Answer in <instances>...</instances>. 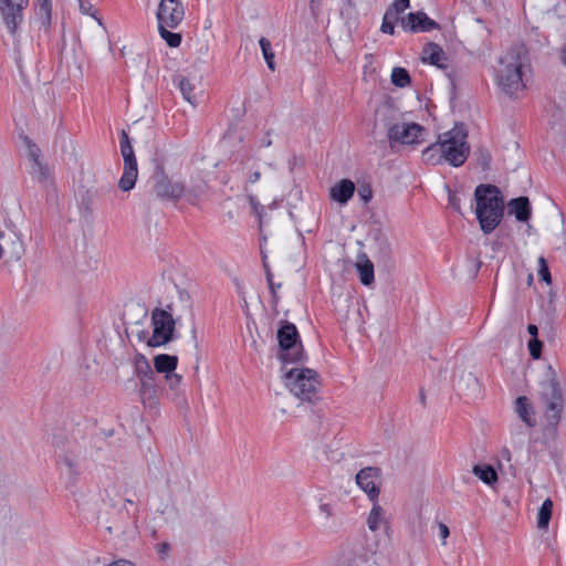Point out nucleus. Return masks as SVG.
Wrapping results in <instances>:
<instances>
[{"label":"nucleus","instance_id":"obj_1","mask_svg":"<svg viewBox=\"0 0 566 566\" xmlns=\"http://www.w3.org/2000/svg\"><path fill=\"white\" fill-rule=\"evenodd\" d=\"M532 72L528 52L515 46L499 59L496 82L500 90L511 98H517L526 88L527 77Z\"/></svg>","mask_w":566,"mask_h":566},{"label":"nucleus","instance_id":"obj_2","mask_svg":"<svg viewBox=\"0 0 566 566\" xmlns=\"http://www.w3.org/2000/svg\"><path fill=\"white\" fill-rule=\"evenodd\" d=\"M475 216L484 234L492 233L504 217L501 191L493 185H479L474 190Z\"/></svg>","mask_w":566,"mask_h":566},{"label":"nucleus","instance_id":"obj_3","mask_svg":"<svg viewBox=\"0 0 566 566\" xmlns=\"http://www.w3.org/2000/svg\"><path fill=\"white\" fill-rule=\"evenodd\" d=\"M55 464L67 489L74 486L82 474V449L74 441L55 442Z\"/></svg>","mask_w":566,"mask_h":566},{"label":"nucleus","instance_id":"obj_4","mask_svg":"<svg viewBox=\"0 0 566 566\" xmlns=\"http://www.w3.org/2000/svg\"><path fill=\"white\" fill-rule=\"evenodd\" d=\"M285 385L290 392L301 401L313 402L317 399L318 375L311 368H292L284 373Z\"/></svg>","mask_w":566,"mask_h":566},{"label":"nucleus","instance_id":"obj_5","mask_svg":"<svg viewBox=\"0 0 566 566\" xmlns=\"http://www.w3.org/2000/svg\"><path fill=\"white\" fill-rule=\"evenodd\" d=\"M444 161L452 167L462 166L470 155V146L467 142L468 133L463 127H453L452 129L440 134Z\"/></svg>","mask_w":566,"mask_h":566},{"label":"nucleus","instance_id":"obj_6","mask_svg":"<svg viewBox=\"0 0 566 566\" xmlns=\"http://www.w3.org/2000/svg\"><path fill=\"white\" fill-rule=\"evenodd\" d=\"M277 340L280 346L279 359L283 365L304 361V348L298 331L293 323L284 322L277 329Z\"/></svg>","mask_w":566,"mask_h":566},{"label":"nucleus","instance_id":"obj_7","mask_svg":"<svg viewBox=\"0 0 566 566\" xmlns=\"http://www.w3.org/2000/svg\"><path fill=\"white\" fill-rule=\"evenodd\" d=\"M541 399L545 405V418L547 423L553 427L556 433L557 426L562 418L564 399L560 386L554 378L542 384Z\"/></svg>","mask_w":566,"mask_h":566},{"label":"nucleus","instance_id":"obj_8","mask_svg":"<svg viewBox=\"0 0 566 566\" xmlns=\"http://www.w3.org/2000/svg\"><path fill=\"white\" fill-rule=\"evenodd\" d=\"M175 325L171 313L163 308H155L151 312L153 333L147 338L146 345L155 348L168 344L172 338Z\"/></svg>","mask_w":566,"mask_h":566},{"label":"nucleus","instance_id":"obj_9","mask_svg":"<svg viewBox=\"0 0 566 566\" xmlns=\"http://www.w3.org/2000/svg\"><path fill=\"white\" fill-rule=\"evenodd\" d=\"M119 146L120 154L124 160V170L119 179L118 187L123 191H129L135 187L138 177V168L129 136L124 129L120 132Z\"/></svg>","mask_w":566,"mask_h":566},{"label":"nucleus","instance_id":"obj_10","mask_svg":"<svg viewBox=\"0 0 566 566\" xmlns=\"http://www.w3.org/2000/svg\"><path fill=\"white\" fill-rule=\"evenodd\" d=\"M28 4L29 0H0V13L12 36H15L20 24L23 22V11Z\"/></svg>","mask_w":566,"mask_h":566},{"label":"nucleus","instance_id":"obj_11","mask_svg":"<svg viewBox=\"0 0 566 566\" xmlns=\"http://www.w3.org/2000/svg\"><path fill=\"white\" fill-rule=\"evenodd\" d=\"M424 128L417 123H398L389 127L388 138L391 143L412 145L421 143Z\"/></svg>","mask_w":566,"mask_h":566},{"label":"nucleus","instance_id":"obj_12","mask_svg":"<svg viewBox=\"0 0 566 566\" xmlns=\"http://www.w3.org/2000/svg\"><path fill=\"white\" fill-rule=\"evenodd\" d=\"M185 17V9L180 0H160L156 18L158 23L170 29L177 28Z\"/></svg>","mask_w":566,"mask_h":566},{"label":"nucleus","instance_id":"obj_13","mask_svg":"<svg viewBox=\"0 0 566 566\" xmlns=\"http://www.w3.org/2000/svg\"><path fill=\"white\" fill-rule=\"evenodd\" d=\"M403 31L409 33L429 32L440 30V24L428 17L423 11L409 12L400 19Z\"/></svg>","mask_w":566,"mask_h":566},{"label":"nucleus","instance_id":"obj_14","mask_svg":"<svg viewBox=\"0 0 566 566\" xmlns=\"http://www.w3.org/2000/svg\"><path fill=\"white\" fill-rule=\"evenodd\" d=\"M380 469L375 467H366L356 474V483L363 490L371 502L378 500L379 486L377 481L380 478Z\"/></svg>","mask_w":566,"mask_h":566},{"label":"nucleus","instance_id":"obj_15","mask_svg":"<svg viewBox=\"0 0 566 566\" xmlns=\"http://www.w3.org/2000/svg\"><path fill=\"white\" fill-rule=\"evenodd\" d=\"M154 191L157 197L164 200H178L185 192V186L181 182L171 181L163 170L156 176Z\"/></svg>","mask_w":566,"mask_h":566},{"label":"nucleus","instance_id":"obj_16","mask_svg":"<svg viewBox=\"0 0 566 566\" xmlns=\"http://www.w3.org/2000/svg\"><path fill=\"white\" fill-rule=\"evenodd\" d=\"M421 59H422L423 63L434 65L438 69H441V70L448 69V64H447L448 56H447L446 52L443 51V49L434 42H429L428 44H426L423 46Z\"/></svg>","mask_w":566,"mask_h":566},{"label":"nucleus","instance_id":"obj_17","mask_svg":"<svg viewBox=\"0 0 566 566\" xmlns=\"http://www.w3.org/2000/svg\"><path fill=\"white\" fill-rule=\"evenodd\" d=\"M354 192L355 184L350 179H342L329 188V198L339 205H346Z\"/></svg>","mask_w":566,"mask_h":566},{"label":"nucleus","instance_id":"obj_18","mask_svg":"<svg viewBox=\"0 0 566 566\" xmlns=\"http://www.w3.org/2000/svg\"><path fill=\"white\" fill-rule=\"evenodd\" d=\"M509 212L514 214L518 222H527L532 217L531 202L527 197L514 198L509 202Z\"/></svg>","mask_w":566,"mask_h":566},{"label":"nucleus","instance_id":"obj_19","mask_svg":"<svg viewBox=\"0 0 566 566\" xmlns=\"http://www.w3.org/2000/svg\"><path fill=\"white\" fill-rule=\"evenodd\" d=\"M34 11L40 28L49 30L52 21V0H34Z\"/></svg>","mask_w":566,"mask_h":566},{"label":"nucleus","instance_id":"obj_20","mask_svg":"<svg viewBox=\"0 0 566 566\" xmlns=\"http://www.w3.org/2000/svg\"><path fill=\"white\" fill-rule=\"evenodd\" d=\"M515 411L518 418L527 424V427L533 428L536 424V420L534 418L533 408L525 396H520L515 400Z\"/></svg>","mask_w":566,"mask_h":566},{"label":"nucleus","instance_id":"obj_21","mask_svg":"<svg viewBox=\"0 0 566 566\" xmlns=\"http://www.w3.org/2000/svg\"><path fill=\"white\" fill-rule=\"evenodd\" d=\"M384 525L389 527L385 510L379 505L378 500L373 502V507L367 517V526L371 532H376Z\"/></svg>","mask_w":566,"mask_h":566},{"label":"nucleus","instance_id":"obj_22","mask_svg":"<svg viewBox=\"0 0 566 566\" xmlns=\"http://www.w3.org/2000/svg\"><path fill=\"white\" fill-rule=\"evenodd\" d=\"M178 357L169 354H158L154 357V368L158 374L169 375L177 369Z\"/></svg>","mask_w":566,"mask_h":566},{"label":"nucleus","instance_id":"obj_23","mask_svg":"<svg viewBox=\"0 0 566 566\" xmlns=\"http://www.w3.org/2000/svg\"><path fill=\"white\" fill-rule=\"evenodd\" d=\"M442 143L440 135L436 143L429 145L427 148L422 150V160L430 165H441L444 161V154H442Z\"/></svg>","mask_w":566,"mask_h":566},{"label":"nucleus","instance_id":"obj_24","mask_svg":"<svg viewBox=\"0 0 566 566\" xmlns=\"http://www.w3.org/2000/svg\"><path fill=\"white\" fill-rule=\"evenodd\" d=\"M134 375L137 379L154 376L155 371L147 357L142 353H136L133 359Z\"/></svg>","mask_w":566,"mask_h":566},{"label":"nucleus","instance_id":"obj_25","mask_svg":"<svg viewBox=\"0 0 566 566\" xmlns=\"http://www.w3.org/2000/svg\"><path fill=\"white\" fill-rule=\"evenodd\" d=\"M30 174L43 187H48L52 184L51 171L48 165L42 160L30 165Z\"/></svg>","mask_w":566,"mask_h":566},{"label":"nucleus","instance_id":"obj_26","mask_svg":"<svg viewBox=\"0 0 566 566\" xmlns=\"http://www.w3.org/2000/svg\"><path fill=\"white\" fill-rule=\"evenodd\" d=\"M472 472L488 485L496 483L499 479L496 470L490 464H476L473 467Z\"/></svg>","mask_w":566,"mask_h":566},{"label":"nucleus","instance_id":"obj_27","mask_svg":"<svg viewBox=\"0 0 566 566\" xmlns=\"http://www.w3.org/2000/svg\"><path fill=\"white\" fill-rule=\"evenodd\" d=\"M357 271L363 285L369 286L374 282V264L366 255H364V261L357 263Z\"/></svg>","mask_w":566,"mask_h":566},{"label":"nucleus","instance_id":"obj_28","mask_svg":"<svg viewBox=\"0 0 566 566\" xmlns=\"http://www.w3.org/2000/svg\"><path fill=\"white\" fill-rule=\"evenodd\" d=\"M175 83H177V86L182 95V97L191 105L197 104L196 95L193 94L195 86L193 84L184 76H178L174 80Z\"/></svg>","mask_w":566,"mask_h":566},{"label":"nucleus","instance_id":"obj_29","mask_svg":"<svg viewBox=\"0 0 566 566\" xmlns=\"http://www.w3.org/2000/svg\"><path fill=\"white\" fill-rule=\"evenodd\" d=\"M139 395L145 402L146 400H151L156 396V381H155V375L139 378Z\"/></svg>","mask_w":566,"mask_h":566},{"label":"nucleus","instance_id":"obj_30","mask_svg":"<svg viewBox=\"0 0 566 566\" xmlns=\"http://www.w3.org/2000/svg\"><path fill=\"white\" fill-rule=\"evenodd\" d=\"M553 512V501L551 499H546L537 514V527L541 530H546L548 527L549 521L552 518Z\"/></svg>","mask_w":566,"mask_h":566},{"label":"nucleus","instance_id":"obj_31","mask_svg":"<svg viewBox=\"0 0 566 566\" xmlns=\"http://www.w3.org/2000/svg\"><path fill=\"white\" fill-rule=\"evenodd\" d=\"M166 24L158 23V31L160 36L166 41L170 48H178L181 44V34L169 31Z\"/></svg>","mask_w":566,"mask_h":566},{"label":"nucleus","instance_id":"obj_32","mask_svg":"<svg viewBox=\"0 0 566 566\" xmlns=\"http://www.w3.org/2000/svg\"><path fill=\"white\" fill-rule=\"evenodd\" d=\"M165 379L169 386V389L174 392V399L177 400H184L182 397V389H181V382H182V376L179 374H176L175 371L166 375Z\"/></svg>","mask_w":566,"mask_h":566},{"label":"nucleus","instance_id":"obj_33","mask_svg":"<svg viewBox=\"0 0 566 566\" xmlns=\"http://www.w3.org/2000/svg\"><path fill=\"white\" fill-rule=\"evenodd\" d=\"M259 44H260L262 55L266 62L268 67L271 71H274L275 70V63H274L275 55H274V52L272 51L271 42L266 38L262 36L259 40Z\"/></svg>","mask_w":566,"mask_h":566},{"label":"nucleus","instance_id":"obj_34","mask_svg":"<svg viewBox=\"0 0 566 566\" xmlns=\"http://www.w3.org/2000/svg\"><path fill=\"white\" fill-rule=\"evenodd\" d=\"M410 75L403 67H394L391 72V82L397 87H406L410 84Z\"/></svg>","mask_w":566,"mask_h":566},{"label":"nucleus","instance_id":"obj_35","mask_svg":"<svg viewBox=\"0 0 566 566\" xmlns=\"http://www.w3.org/2000/svg\"><path fill=\"white\" fill-rule=\"evenodd\" d=\"M391 247L386 238H377V258L382 263H388L391 260Z\"/></svg>","mask_w":566,"mask_h":566},{"label":"nucleus","instance_id":"obj_36","mask_svg":"<svg viewBox=\"0 0 566 566\" xmlns=\"http://www.w3.org/2000/svg\"><path fill=\"white\" fill-rule=\"evenodd\" d=\"M473 157L476 164L483 169L486 170L490 168L492 156L488 148L479 147L474 150Z\"/></svg>","mask_w":566,"mask_h":566},{"label":"nucleus","instance_id":"obj_37","mask_svg":"<svg viewBox=\"0 0 566 566\" xmlns=\"http://www.w3.org/2000/svg\"><path fill=\"white\" fill-rule=\"evenodd\" d=\"M263 268H264V271H265V277H266V282L269 284V289H270V293L272 295V300H273L274 303H277V301H279L277 290L281 289L282 284L274 282L273 274H272V272L270 270L269 264L265 262V258L263 259Z\"/></svg>","mask_w":566,"mask_h":566},{"label":"nucleus","instance_id":"obj_38","mask_svg":"<svg viewBox=\"0 0 566 566\" xmlns=\"http://www.w3.org/2000/svg\"><path fill=\"white\" fill-rule=\"evenodd\" d=\"M396 20H397V17L394 14L392 10H387L382 17L380 31L385 34L392 35L395 33Z\"/></svg>","mask_w":566,"mask_h":566},{"label":"nucleus","instance_id":"obj_39","mask_svg":"<svg viewBox=\"0 0 566 566\" xmlns=\"http://www.w3.org/2000/svg\"><path fill=\"white\" fill-rule=\"evenodd\" d=\"M23 140L27 146L30 165L36 161H41V149L39 146L34 144L28 136H24Z\"/></svg>","mask_w":566,"mask_h":566},{"label":"nucleus","instance_id":"obj_40","mask_svg":"<svg viewBox=\"0 0 566 566\" xmlns=\"http://www.w3.org/2000/svg\"><path fill=\"white\" fill-rule=\"evenodd\" d=\"M538 277L542 282H545L547 285L552 283V276L549 272L548 264L544 256L538 258Z\"/></svg>","mask_w":566,"mask_h":566},{"label":"nucleus","instance_id":"obj_41","mask_svg":"<svg viewBox=\"0 0 566 566\" xmlns=\"http://www.w3.org/2000/svg\"><path fill=\"white\" fill-rule=\"evenodd\" d=\"M410 6V0H394L391 6L387 10H392L394 14L397 17L399 13H402Z\"/></svg>","mask_w":566,"mask_h":566},{"label":"nucleus","instance_id":"obj_42","mask_svg":"<svg viewBox=\"0 0 566 566\" xmlns=\"http://www.w3.org/2000/svg\"><path fill=\"white\" fill-rule=\"evenodd\" d=\"M542 343L537 339V338H534V339H531L528 342V350H530V355L534 358V359H538L541 357V354H542Z\"/></svg>","mask_w":566,"mask_h":566},{"label":"nucleus","instance_id":"obj_43","mask_svg":"<svg viewBox=\"0 0 566 566\" xmlns=\"http://www.w3.org/2000/svg\"><path fill=\"white\" fill-rule=\"evenodd\" d=\"M80 11L83 14L95 18L96 10L94 9L93 4L86 0H80Z\"/></svg>","mask_w":566,"mask_h":566},{"label":"nucleus","instance_id":"obj_44","mask_svg":"<svg viewBox=\"0 0 566 566\" xmlns=\"http://www.w3.org/2000/svg\"><path fill=\"white\" fill-rule=\"evenodd\" d=\"M156 552L161 559H166L170 553V545L167 542L156 545Z\"/></svg>","mask_w":566,"mask_h":566},{"label":"nucleus","instance_id":"obj_45","mask_svg":"<svg viewBox=\"0 0 566 566\" xmlns=\"http://www.w3.org/2000/svg\"><path fill=\"white\" fill-rule=\"evenodd\" d=\"M249 203L258 216H261L263 213L264 207L259 202V200L254 196L249 197Z\"/></svg>","mask_w":566,"mask_h":566},{"label":"nucleus","instance_id":"obj_46","mask_svg":"<svg viewBox=\"0 0 566 566\" xmlns=\"http://www.w3.org/2000/svg\"><path fill=\"white\" fill-rule=\"evenodd\" d=\"M318 511L326 520L333 515V507L328 503L319 504Z\"/></svg>","mask_w":566,"mask_h":566},{"label":"nucleus","instance_id":"obj_47","mask_svg":"<svg viewBox=\"0 0 566 566\" xmlns=\"http://www.w3.org/2000/svg\"><path fill=\"white\" fill-rule=\"evenodd\" d=\"M438 528H439V536L440 538L443 541V543L446 542V539L449 537L450 535V531H449V527L444 524V523H439L438 524Z\"/></svg>","mask_w":566,"mask_h":566},{"label":"nucleus","instance_id":"obj_48","mask_svg":"<svg viewBox=\"0 0 566 566\" xmlns=\"http://www.w3.org/2000/svg\"><path fill=\"white\" fill-rule=\"evenodd\" d=\"M259 145L260 147H270L272 145V139L269 133L259 140Z\"/></svg>","mask_w":566,"mask_h":566},{"label":"nucleus","instance_id":"obj_49","mask_svg":"<svg viewBox=\"0 0 566 566\" xmlns=\"http://www.w3.org/2000/svg\"><path fill=\"white\" fill-rule=\"evenodd\" d=\"M106 566H135V565L129 560L119 559V560L113 562Z\"/></svg>","mask_w":566,"mask_h":566},{"label":"nucleus","instance_id":"obj_50","mask_svg":"<svg viewBox=\"0 0 566 566\" xmlns=\"http://www.w3.org/2000/svg\"><path fill=\"white\" fill-rule=\"evenodd\" d=\"M559 60L560 63L566 67V44L560 49Z\"/></svg>","mask_w":566,"mask_h":566},{"label":"nucleus","instance_id":"obj_51","mask_svg":"<svg viewBox=\"0 0 566 566\" xmlns=\"http://www.w3.org/2000/svg\"><path fill=\"white\" fill-rule=\"evenodd\" d=\"M260 178H261V174H260L259 171H254L253 174H251V175L249 176V181H250L251 184H255L256 181H259V180H260Z\"/></svg>","mask_w":566,"mask_h":566},{"label":"nucleus","instance_id":"obj_52","mask_svg":"<svg viewBox=\"0 0 566 566\" xmlns=\"http://www.w3.org/2000/svg\"><path fill=\"white\" fill-rule=\"evenodd\" d=\"M137 337H138V339H139L140 342H144V340L146 342V340H147V338L149 337V336H148V331H142V332H139V333L137 334Z\"/></svg>","mask_w":566,"mask_h":566},{"label":"nucleus","instance_id":"obj_53","mask_svg":"<svg viewBox=\"0 0 566 566\" xmlns=\"http://www.w3.org/2000/svg\"><path fill=\"white\" fill-rule=\"evenodd\" d=\"M528 333L536 338L537 336V327L533 324H530L527 327Z\"/></svg>","mask_w":566,"mask_h":566},{"label":"nucleus","instance_id":"obj_54","mask_svg":"<svg viewBox=\"0 0 566 566\" xmlns=\"http://www.w3.org/2000/svg\"><path fill=\"white\" fill-rule=\"evenodd\" d=\"M168 509H169V505L165 504V505L158 507L157 512L160 513V514H166L168 512Z\"/></svg>","mask_w":566,"mask_h":566},{"label":"nucleus","instance_id":"obj_55","mask_svg":"<svg viewBox=\"0 0 566 566\" xmlns=\"http://www.w3.org/2000/svg\"><path fill=\"white\" fill-rule=\"evenodd\" d=\"M363 199L367 202L371 198V191L368 189L366 192L361 193Z\"/></svg>","mask_w":566,"mask_h":566},{"label":"nucleus","instance_id":"obj_56","mask_svg":"<svg viewBox=\"0 0 566 566\" xmlns=\"http://www.w3.org/2000/svg\"><path fill=\"white\" fill-rule=\"evenodd\" d=\"M447 75H448V77H449V80H450V82H451L452 86H454V77H453V74H452V73H448Z\"/></svg>","mask_w":566,"mask_h":566},{"label":"nucleus","instance_id":"obj_57","mask_svg":"<svg viewBox=\"0 0 566 566\" xmlns=\"http://www.w3.org/2000/svg\"><path fill=\"white\" fill-rule=\"evenodd\" d=\"M450 203L453 206L454 209L459 210V205L454 203L452 199H450Z\"/></svg>","mask_w":566,"mask_h":566},{"label":"nucleus","instance_id":"obj_58","mask_svg":"<svg viewBox=\"0 0 566 566\" xmlns=\"http://www.w3.org/2000/svg\"><path fill=\"white\" fill-rule=\"evenodd\" d=\"M420 400H421L422 403H424V395H423L422 391L420 392Z\"/></svg>","mask_w":566,"mask_h":566},{"label":"nucleus","instance_id":"obj_59","mask_svg":"<svg viewBox=\"0 0 566 566\" xmlns=\"http://www.w3.org/2000/svg\"><path fill=\"white\" fill-rule=\"evenodd\" d=\"M126 502H127L128 504H133V501H132V500H126Z\"/></svg>","mask_w":566,"mask_h":566}]
</instances>
